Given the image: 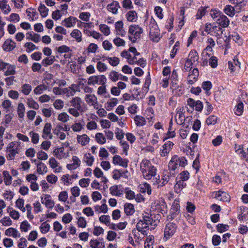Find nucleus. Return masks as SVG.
Segmentation results:
<instances>
[{"label":"nucleus","mask_w":248,"mask_h":248,"mask_svg":"<svg viewBox=\"0 0 248 248\" xmlns=\"http://www.w3.org/2000/svg\"><path fill=\"white\" fill-rule=\"evenodd\" d=\"M94 209L98 213H106L108 212V206L105 203L102 204L101 206L96 205Z\"/></svg>","instance_id":"nucleus-44"},{"label":"nucleus","mask_w":248,"mask_h":248,"mask_svg":"<svg viewBox=\"0 0 248 248\" xmlns=\"http://www.w3.org/2000/svg\"><path fill=\"white\" fill-rule=\"evenodd\" d=\"M107 78L104 75H99L94 76V84L97 83L99 85H105Z\"/></svg>","instance_id":"nucleus-26"},{"label":"nucleus","mask_w":248,"mask_h":248,"mask_svg":"<svg viewBox=\"0 0 248 248\" xmlns=\"http://www.w3.org/2000/svg\"><path fill=\"white\" fill-rule=\"evenodd\" d=\"M234 3L236 4L235 6V12L236 13H239L240 11L242 10L244 6L246 5V4L243 2V0H236L235 1Z\"/></svg>","instance_id":"nucleus-42"},{"label":"nucleus","mask_w":248,"mask_h":248,"mask_svg":"<svg viewBox=\"0 0 248 248\" xmlns=\"http://www.w3.org/2000/svg\"><path fill=\"white\" fill-rule=\"evenodd\" d=\"M16 66L14 64L7 63L0 60V71L4 72L5 76L14 75L16 74Z\"/></svg>","instance_id":"nucleus-3"},{"label":"nucleus","mask_w":248,"mask_h":248,"mask_svg":"<svg viewBox=\"0 0 248 248\" xmlns=\"http://www.w3.org/2000/svg\"><path fill=\"white\" fill-rule=\"evenodd\" d=\"M216 24L219 25L222 28H225L229 26L230 21L226 16L222 14L216 19Z\"/></svg>","instance_id":"nucleus-13"},{"label":"nucleus","mask_w":248,"mask_h":248,"mask_svg":"<svg viewBox=\"0 0 248 248\" xmlns=\"http://www.w3.org/2000/svg\"><path fill=\"white\" fill-rule=\"evenodd\" d=\"M0 222L4 226H10L12 224V221L8 217H5L0 220Z\"/></svg>","instance_id":"nucleus-56"},{"label":"nucleus","mask_w":248,"mask_h":248,"mask_svg":"<svg viewBox=\"0 0 248 248\" xmlns=\"http://www.w3.org/2000/svg\"><path fill=\"white\" fill-rule=\"evenodd\" d=\"M38 11L42 17H45L48 15V9L45 6L44 4H40L38 7Z\"/></svg>","instance_id":"nucleus-37"},{"label":"nucleus","mask_w":248,"mask_h":248,"mask_svg":"<svg viewBox=\"0 0 248 248\" xmlns=\"http://www.w3.org/2000/svg\"><path fill=\"white\" fill-rule=\"evenodd\" d=\"M210 8L209 6H201L198 9L196 14V19H201L202 16L209 12Z\"/></svg>","instance_id":"nucleus-17"},{"label":"nucleus","mask_w":248,"mask_h":248,"mask_svg":"<svg viewBox=\"0 0 248 248\" xmlns=\"http://www.w3.org/2000/svg\"><path fill=\"white\" fill-rule=\"evenodd\" d=\"M78 142L82 145H85L89 142L90 138L86 135L78 136L77 138Z\"/></svg>","instance_id":"nucleus-34"},{"label":"nucleus","mask_w":248,"mask_h":248,"mask_svg":"<svg viewBox=\"0 0 248 248\" xmlns=\"http://www.w3.org/2000/svg\"><path fill=\"white\" fill-rule=\"evenodd\" d=\"M0 8L3 11L5 14H7L11 11L9 5H7L6 1L4 0L0 1Z\"/></svg>","instance_id":"nucleus-36"},{"label":"nucleus","mask_w":248,"mask_h":248,"mask_svg":"<svg viewBox=\"0 0 248 248\" xmlns=\"http://www.w3.org/2000/svg\"><path fill=\"white\" fill-rule=\"evenodd\" d=\"M188 59L193 63L197 62L199 60V55L198 53L195 51H191L189 54Z\"/></svg>","instance_id":"nucleus-46"},{"label":"nucleus","mask_w":248,"mask_h":248,"mask_svg":"<svg viewBox=\"0 0 248 248\" xmlns=\"http://www.w3.org/2000/svg\"><path fill=\"white\" fill-rule=\"evenodd\" d=\"M76 18L70 16L67 18L65 19L62 22L63 26L70 28L74 26L76 22Z\"/></svg>","instance_id":"nucleus-23"},{"label":"nucleus","mask_w":248,"mask_h":248,"mask_svg":"<svg viewBox=\"0 0 248 248\" xmlns=\"http://www.w3.org/2000/svg\"><path fill=\"white\" fill-rule=\"evenodd\" d=\"M32 90V87L29 84H24L21 87V92L25 95L30 94Z\"/></svg>","instance_id":"nucleus-33"},{"label":"nucleus","mask_w":248,"mask_h":248,"mask_svg":"<svg viewBox=\"0 0 248 248\" xmlns=\"http://www.w3.org/2000/svg\"><path fill=\"white\" fill-rule=\"evenodd\" d=\"M2 173L4 177L5 184L7 186L10 185L12 183V176L10 175L9 172L6 170H4Z\"/></svg>","instance_id":"nucleus-35"},{"label":"nucleus","mask_w":248,"mask_h":248,"mask_svg":"<svg viewBox=\"0 0 248 248\" xmlns=\"http://www.w3.org/2000/svg\"><path fill=\"white\" fill-rule=\"evenodd\" d=\"M55 61L54 56H51L49 58H46L42 61V63L45 66H47L52 64Z\"/></svg>","instance_id":"nucleus-43"},{"label":"nucleus","mask_w":248,"mask_h":248,"mask_svg":"<svg viewBox=\"0 0 248 248\" xmlns=\"http://www.w3.org/2000/svg\"><path fill=\"white\" fill-rule=\"evenodd\" d=\"M25 107L22 103H19L17 108V112L20 118H23L25 115Z\"/></svg>","instance_id":"nucleus-29"},{"label":"nucleus","mask_w":248,"mask_h":248,"mask_svg":"<svg viewBox=\"0 0 248 248\" xmlns=\"http://www.w3.org/2000/svg\"><path fill=\"white\" fill-rule=\"evenodd\" d=\"M52 126L51 124L50 123H46L44 127L43 130V134L42 135V137L45 139L46 140L49 139L50 140L52 139V134L51 133Z\"/></svg>","instance_id":"nucleus-10"},{"label":"nucleus","mask_w":248,"mask_h":248,"mask_svg":"<svg viewBox=\"0 0 248 248\" xmlns=\"http://www.w3.org/2000/svg\"><path fill=\"white\" fill-rule=\"evenodd\" d=\"M37 171L40 174H43L47 172V167L42 162H39L37 164Z\"/></svg>","instance_id":"nucleus-32"},{"label":"nucleus","mask_w":248,"mask_h":248,"mask_svg":"<svg viewBox=\"0 0 248 248\" xmlns=\"http://www.w3.org/2000/svg\"><path fill=\"white\" fill-rule=\"evenodd\" d=\"M217 61L218 60L216 57H211L209 60V65L213 68H216L217 66Z\"/></svg>","instance_id":"nucleus-62"},{"label":"nucleus","mask_w":248,"mask_h":248,"mask_svg":"<svg viewBox=\"0 0 248 248\" xmlns=\"http://www.w3.org/2000/svg\"><path fill=\"white\" fill-rule=\"evenodd\" d=\"M175 159L177 160V163H179V167H185L187 164V160L184 156L178 157L177 155V158H175Z\"/></svg>","instance_id":"nucleus-52"},{"label":"nucleus","mask_w":248,"mask_h":248,"mask_svg":"<svg viewBox=\"0 0 248 248\" xmlns=\"http://www.w3.org/2000/svg\"><path fill=\"white\" fill-rule=\"evenodd\" d=\"M175 158H177V155H174L171 158L168 164V168L169 170H170V174L171 176H174V171L177 169V161Z\"/></svg>","instance_id":"nucleus-12"},{"label":"nucleus","mask_w":248,"mask_h":248,"mask_svg":"<svg viewBox=\"0 0 248 248\" xmlns=\"http://www.w3.org/2000/svg\"><path fill=\"white\" fill-rule=\"evenodd\" d=\"M50 227V225L48 223L44 222L41 225L40 229L42 233H46L49 231Z\"/></svg>","instance_id":"nucleus-53"},{"label":"nucleus","mask_w":248,"mask_h":248,"mask_svg":"<svg viewBox=\"0 0 248 248\" xmlns=\"http://www.w3.org/2000/svg\"><path fill=\"white\" fill-rule=\"evenodd\" d=\"M71 35L73 38L76 39L78 42H80L81 41V33L78 30H74L71 33Z\"/></svg>","instance_id":"nucleus-38"},{"label":"nucleus","mask_w":248,"mask_h":248,"mask_svg":"<svg viewBox=\"0 0 248 248\" xmlns=\"http://www.w3.org/2000/svg\"><path fill=\"white\" fill-rule=\"evenodd\" d=\"M31 227V225L26 220L23 221L20 225L21 231L27 232Z\"/></svg>","instance_id":"nucleus-60"},{"label":"nucleus","mask_w":248,"mask_h":248,"mask_svg":"<svg viewBox=\"0 0 248 248\" xmlns=\"http://www.w3.org/2000/svg\"><path fill=\"white\" fill-rule=\"evenodd\" d=\"M125 197L128 200H133L135 198V195L134 191L129 189L128 187L125 189Z\"/></svg>","instance_id":"nucleus-51"},{"label":"nucleus","mask_w":248,"mask_h":248,"mask_svg":"<svg viewBox=\"0 0 248 248\" xmlns=\"http://www.w3.org/2000/svg\"><path fill=\"white\" fill-rule=\"evenodd\" d=\"M107 59L108 60V62L110 65L113 66H116L119 63L120 60L117 57H108Z\"/></svg>","instance_id":"nucleus-54"},{"label":"nucleus","mask_w":248,"mask_h":248,"mask_svg":"<svg viewBox=\"0 0 248 248\" xmlns=\"http://www.w3.org/2000/svg\"><path fill=\"white\" fill-rule=\"evenodd\" d=\"M94 175L95 177L101 179L100 183L94 180V188L100 189L101 186L100 183L105 184L108 181V180L106 177L103 176V173L101 169L97 167L94 170Z\"/></svg>","instance_id":"nucleus-5"},{"label":"nucleus","mask_w":248,"mask_h":248,"mask_svg":"<svg viewBox=\"0 0 248 248\" xmlns=\"http://www.w3.org/2000/svg\"><path fill=\"white\" fill-rule=\"evenodd\" d=\"M16 47V43L11 39H7L4 43L2 47L6 51H11Z\"/></svg>","instance_id":"nucleus-15"},{"label":"nucleus","mask_w":248,"mask_h":248,"mask_svg":"<svg viewBox=\"0 0 248 248\" xmlns=\"http://www.w3.org/2000/svg\"><path fill=\"white\" fill-rule=\"evenodd\" d=\"M127 20L130 22H135L137 20V14L135 11H129L126 14Z\"/></svg>","instance_id":"nucleus-27"},{"label":"nucleus","mask_w":248,"mask_h":248,"mask_svg":"<svg viewBox=\"0 0 248 248\" xmlns=\"http://www.w3.org/2000/svg\"><path fill=\"white\" fill-rule=\"evenodd\" d=\"M41 202L45 204L46 207L52 208L54 206V202L50 199V196L48 194L44 195V198H41Z\"/></svg>","instance_id":"nucleus-16"},{"label":"nucleus","mask_w":248,"mask_h":248,"mask_svg":"<svg viewBox=\"0 0 248 248\" xmlns=\"http://www.w3.org/2000/svg\"><path fill=\"white\" fill-rule=\"evenodd\" d=\"M134 120L136 124L138 126H143L146 124V121L145 118L140 115H136Z\"/></svg>","instance_id":"nucleus-28"},{"label":"nucleus","mask_w":248,"mask_h":248,"mask_svg":"<svg viewBox=\"0 0 248 248\" xmlns=\"http://www.w3.org/2000/svg\"><path fill=\"white\" fill-rule=\"evenodd\" d=\"M53 106L57 109H61L64 106V102L61 99H56L53 103Z\"/></svg>","instance_id":"nucleus-58"},{"label":"nucleus","mask_w":248,"mask_h":248,"mask_svg":"<svg viewBox=\"0 0 248 248\" xmlns=\"http://www.w3.org/2000/svg\"><path fill=\"white\" fill-rule=\"evenodd\" d=\"M70 103L72 108H76L79 111H84V108L82 106V101L80 98L75 97L70 101Z\"/></svg>","instance_id":"nucleus-9"},{"label":"nucleus","mask_w":248,"mask_h":248,"mask_svg":"<svg viewBox=\"0 0 248 248\" xmlns=\"http://www.w3.org/2000/svg\"><path fill=\"white\" fill-rule=\"evenodd\" d=\"M124 210L127 216L132 215L135 211L134 205L130 203H125Z\"/></svg>","instance_id":"nucleus-22"},{"label":"nucleus","mask_w":248,"mask_h":248,"mask_svg":"<svg viewBox=\"0 0 248 248\" xmlns=\"http://www.w3.org/2000/svg\"><path fill=\"white\" fill-rule=\"evenodd\" d=\"M5 235L8 236H12L14 238H17L20 236L18 231L14 228H9L5 232Z\"/></svg>","instance_id":"nucleus-20"},{"label":"nucleus","mask_w":248,"mask_h":248,"mask_svg":"<svg viewBox=\"0 0 248 248\" xmlns=\"http://www.w3.org/2000/svg\"><path fill=\"white\" fill-rule=\"evenodd\" d=\"M7 152L8 154L6 157L8 160H13L16 155L18 153L17 150L15 149H7Z\"/></svg>","instance_id":"nucleus-39"},{"label":"nucleus","mask_w":248,"mask_h":248,"mask_svg":"<svg viewBox=\"0 0 248 248\" xmlns=\"http://www.w3.org/2000/svg\"><path fill=\"white\" fill-rule=\"evenodd\" d=\"M235 7L230 5H227L224 9V13L230 17H232L235 14Z\"/></svg>","instance_id":"nucleus-30"},{"label":"nucleus","mask_w":248,"mask_h":248,"mask_svg":"<svg viewBox=\"0 0 248 248\" xmlns=\"http://www.w3.org/2000/svg\"><path fill=\"white\" fill-rule=\"evenodd\" d=\"M8 212L9 213L10 217L14 219L17 220L19 217V213L18 211L13 210L12 208H8Z\"/></svg>","instance_id":"nucleus-47"},{"label":"nucleus","mask_w":248,"mask_h":248,"mask_svg":"<svg viewBox=\"0 0 248 248\" xmlns=\"http://www.w3.org/2000/svg\"><path fill=\"white\" fill-rule=\"evenodd\" d=\"M244 105L242 102L239 103L235 108V113L238 116L242 115L243 111Z\"/></svg>","instance_id":"nucleus-49"},{"label":"nucleus","mask_w":248,"mask_h":248,"mask_svg":"<svg viewBox=\"0 0 248 248\" xmlns=\"http://www.w3.org/2000/svg\"><path fill=\"white\" fill-rule=\"evenodd\" d=\"M87 82L88 85H92L93 84V77H90L88 81L86 79L81 78L78 79L77 82V85H78L79 88L81 87H84L85 84Z\"/></svg>","instance_id":"nucleus-25"},{"label":"nucleus","mask_w":248,"mask_h":248,"mask_svg":"<svg viewBox=\"0 0 248 248\" xmlns=\"http://www.w3.org/2000/svg\"><path fill=\"white\" fill-rule=\"evenodd\" d=\"M27 104L30 108L34 109H38L39 108V104L32 98H28L27 99Z\"/></svg>","instance_id":"nucleus-31"},{"label":"nucleus","mask_w":248,"mask_h":248,"mask_svg":"<svg viewBox=\"0 0 248 248\" xmlns=\"http://www.w3.org/2000/svg\"><path fill=\"white\" fill-rule=\"evenodd\" d=\"M206 124L207 125H214L217 122V117L215 115H211L206 119Z\"/></svg>","instance_id":"nucleus-59"},{"label":"nucleus","mask_w":248,"mask_h":248,"mask_svg":"<svg viewBox=\"0 0 248 248\" xmlns=\"http://www.w3.org/2000/svg\"><path fill=\"white\" fill-rule=\"evenodd\" d=\"M202 87L203 90L206 91V93L207 94L212 88V83L209 81H206L202 82Z\"/></svg>","instance_id":"nucleus-55"},{"label":"nucleus","mask_w":248,"mask_h":248,"mask_svg":"<svg viewBox=\"0 0 248 248\" xmlns=\"http://www.w3.org/2000/svg\"><path fill=\"white\" fill-rule=\"evenodd\" d=\"M83 160L88 166H91L93 162V156L90 153L86 154L84 155Z\"/></svg>","instance_id":"nucleus-45"},{"label":"nucleus","mask_w":248,"mask_h":248,"mask_svg":"<svg viewBox=\"0 0 248 248\" xmlns=\"http://www.w3.org/2000/svg\"><path fill=\"white\" fill-rule=\"evenodd\" d=\"M176 179V183L175 185L174 189L176 193H179L181 190L186 186V184L184 182L185 181L180 180H178V177H177Z\"/></svg>","instance_id":"nucleus-24"},{"label":"nucleus","mask_w":248,"mask_h":248,"mask_svg":"<svg viewBox=\"0 0 248 248\" xmlns=\"http://www.w3.org/2000/svg\"><path fill=\"white\" fill-rule=\"evenodd\" d=\"M107 9L109 12L113 14H116L119 8H120L119 3L117 1H114L107 6Z\"/></svg>","instance_id":"nucleus-19"},{"label":"nucleus","mask_w":248,"mask_h":248,"mask_svg":"<svg viewBox=\"0 0 248 248\" xmlns=\"http://www.w3.org/2000/svg\"><path fill=\"white\" fill-rule=\"evenodd\" d=\"M110 193L113 196L120 197L124 194V188L122 185H114L109 188Z\"/></svg>","instance_id":"nucleus-11"},{"label":"nucleus","mask_w":248,"mask_h":248,"mask_svg":"<svg viewBox=\"0 0 248 248\" xmlns=\"http://www.w3.org/2000/svg\"><path fill=\"white\" fill-rule=\"evenodd\" d=\"M47 86L44 84H41L37 86L33 90L34 93L35 94H40L43 92L47 89Z\"/></svg>","instance_id":"nucleus-40"},{"label":"nucleus","mask_w":248,"mask_h":248,"mask_svg":"<svg viewBox=\"0 0 248 248\" xmlns=\"http://www.w3.org/2000/svg\"><path fill=\"white\" fill-rule=\"evenodd\" d=\"M109 78L113 81H116L119 78V74L115 71H112L109 75Z\"/></svg>","instance_id":"nucleus-64"},{"label":"nucleus","mask_w":248,"mask_h":248,"mask_svg":"<svg viewBox=\"0 0 248 248\" xmlns=\"http://www.w3.org/2000/svg\"><path fill=\"white\" fill-rule=\"evenodd\" d=\"M77 89L72 88H65L63 89V94H65L67 96H73L76 92Z\"/></svg>","instance_id":"nucleus-48"},{"label":"nucleus","mask_w":248,"mask_h":248,"mask_svg":"<svg viewBox=\"0 0 248 248\" xmlns=\"http://www.w3.org/2000/svg\"><path fill=\"white\" fill-rule=\"evenodd\" d=\"M171 177L169 171L167 170H164L162 173L161 180H160L159 176H158V178H155V183H154V184H158V186H163L169 181Z\"/></svg>","instance_id":"nucleus-7"},{"label":"nucleus","mask_w":248,"mask_h":248,"mask_svg":"<svg viewBox=\"0 0 248 248\" xmlns=\"http://www.w3.org/2000/svg\"><path fill=\"white\" fill-rule=\"evenodd\" d=\"M153 219L149 214L146 213L143 215L142 218L137 223L136 228L146 229L149 227V225L152 224Z\"/></svg>","instance_id":"nucleus-4"},{"label":"nucleus","mask_w":248,"mask_h":248,"mask_svg":"<svg viewBox=\"0 0 248 248\" xmlns=\"http://www.w3.org/2000/svg\"><path fill=\"white\" fill-rule=\"evenodd\" d=\"M58 119L60 121L65 123L69 120V116L66 112H62L58 115Z\"/></svg>","instance_id":"nucleus-63"},{"label":"nucleus","mask_w":248,"mask_h":248,"mask_svg":"<svg viewBox=\"0 0 248 248\" xmlns=\"http://www.w3.org/2000/svg\"><path fill=\"white\" fill-rule=\"evenodd\" d=\"M149 34L151 40L155 42H158L160 39V33L158 31L155 32L151 31Z\"/></svg>","instance_id":"nucleus-41"},{"label":"nucleus","mask_w":248,"mask_h":248,"mask_svg":"<svg viewBox=\"0 0 248 248\" xmlns=\"http://www.w3.org/2000/svg\"><path fill=\"white\" fill-rule=\"evenodd\" d=\"M140 170L143 178L150 180L156 174V169L148 160H143L140 163Z\"/></svg>","instance_id":"nucleus-1"},{"label":"nucleus","mask_w":248,"mask_h":248,"mask_svg":"<svg viewBox=\"0 0 248 248\" xmlns=\"http://www.w3.org/2000/svg\"><path fill=\"white\" fill-rule=\"evenodd\" d=\"M96 141L100 144H103L106 142V139L103 134L98 133L95 135Z\"/></svg>","instance_id":"nucleus-61"},{"label":"nucleus","mask_w":248,"mask_h":248,"mask_svg":"<svg viewBox=\"0 0 248 248\" xmlns=\"http://www.w3.org/2000/svg\"><path fill=\"white\" fill-rule=\"evenodd\" d=\"M177 226L175 224L173 223H168L164 230V237L165 240H168L175 233Z\"/></svg>","instance_id":"nucleus-6"},{"label":"nucleus","mask_w":248,"mask_h":248,"mask_svg":"<svg viewBox=\"0 0 248 248\" xmlns=\"http://www.w3.org/2000/svg\"><path fill=\"white\" fill-rule=\"evenodd\" d=\"M143 30L139 25H131L129 27V39L132 43H135L137 39L140 38Z\"/></svg>","instance_id":"nucleus-2"},{"label":"nucleus","mask_w":248,"mask_h":248,"mask_svg":"<svg viewBox=\"0 0 248 248\" xmlns=\"http://www.w3.org/2000/svg\"><path fill=\"white\" fill-rule=\"evenodd\" d=\"M129 161L127 159L123 158L119 155H115L113 157L112 163L114 165H118L124 168H127Z\"/></svg>","instance_id":"nucleus-8"},{"label":"nucleus","mask_w":248,"mask_h":248,"mask_svg":"<svg viewBox=\"0 0 248 248\" xmlns=\"http://www.w3.org/2000/svg\"><path fill=\"white\" fill-rule=\"evenodd\" d=\"M223 31L224 30L222 29L221 27L215 24L214 26H213V28H212V33L211 34V35L215 36L219 38L222 34Z\"/></svg>","instance_id":"nucleus-21"},{"label":"nucleus","mask_w":248,"mask_h":248,"mask_svg":"<svg viewBox=\"0 0 248 248\" xmlns=\"http://www.w3.org/2000/svg\"><path fill=\"white\" fill-rule=\"evenodd\" d=\"M24 47L26 48V51L28 53H30L35 49H38V47L31 42L26 43L24 45Z\"/></svg>","instance_id":"nucleus-50"},{"label":"nucleus","mask_w":248,"mask_h":248,"mask_svg":"<svg viewBox=\"0 0 248 248\" xmlns=\"http://www.w3.org/2000/svg\"><path fill=\"white\" fill-rule=\"evenodd\" d=\"M215 198L223 202H229L230 196L228 193L222 191L216 192Z\"/></svg>","instance_id":"nucleus-14"},{"label":"nucleus","mask_w":248,"mask_h":248,"mask_svg":"<svg viewBox=\"0 0 248 248\" xmlns=\"http://www.w3.org/2000/svg\"><path fill=\"white\" fill-rule=\"evenodd\" d=\"M178 178L180 180L186 181L189 178V173L187 170L183 171L180 173L179 177Z\"/></svg>","instance_id":"nucleus-57"},{"label":"nucleus","mask_w":248,"mask_h":248,"mask_svg":"<svg viewBox=\"0 0 248 248\" xmlns=\"http://www.w3.org/2000/svg\"><path fill=\"white\" fill-rule=\"evenodd\" d=\"M72 162L71 164L67 165V168L70 170L76 169L80 165V159L76 156H73L72 157Z\"/></svg>","instance_id":"nucleus-18"}]
</instances>
